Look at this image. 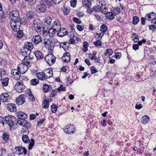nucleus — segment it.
I'll use <instances>...</instances> for the list:
<instances>
[{
	"label": "nucleus",
	"mask_w": 156,
	"mask_h": 156,
	"mask_svg": "<svg viewBox=\"0 0 156 156\" xmlns=\"http://www.w3.org/2000/svg\"><path fill=\"white\" fill-rule=\"evenodd\" d=\"M18 22H17V20H11L10 23V25L13 30L15 31H17L19 29V27L20 25V20H19Z\"/></svg>",
	"instance_id": "obj_1"
},
{
	"label": "nucleus",
	"mask_w": 156,
	"mask_h": 156,
	"mask_svg": "<svg viewBox=\"0 0 156 156\" xmlns=\"http://www.w3.org/2000/svg\"><path fill=\"white\" fill-rule=\"evenodd\" d=\"M42 24L41 22L39 19H37L34 20V26L35 29L37 33L39 32L41 30Z\"/></svg>",
	"instance_id": "obj_2"
},
{
	"label": "nucleus",
	"mask_w": 156,
	"mask_h": 156,
	"mask_svg": "<svg viewBox=\"0 0 156 156\" xmlns=\"http://www.w3.org/2000/svg\"><path fill=\"white\" fill-rule=\"evenodd\" d=\"M45 60L49 65H51L55 62L56 57L51 54H48L45 57Z\"/></svg>",
	"instance_id": "obj_3"
},
{
	"label": "nucleus",
	"mask_w": 156,
	"mask_h": 156,
	"mask_svg": "<svg viewBox=\"0 0 156 156\" xmlns=\"http://www.w3.org/2000/svg\"><path fill=\"white\" fill-rule=\"evenodd\" d=\"M9 17L11 20H17V22H19V20H20L19 13L17 10H14L10 12Z\"/></svg>",
	"instance_id": "obj_4"
},
{
	"label": "nucleus",
	"mask_w": 156,
	"mask_h": 156,
	"mask_svg": "<svg viewBox=\"0 0 156 156\" xmlns=\"http://www.w3.org/2000/svg\"><path fill=\"white\" fill-rule=\"evenodd\" d=\"M24 87L23 82H18L15 84V89L18 92L21 93L24 90Z\"/></svg>",
	"instance_id": "obj_5"
},
{
	"label": "nucleus",
	"mask_w": 156,
	"mask_h": 156,
	"mask_svg": "<svg viewBox=\"0 0 156 156\" xmlns=\"http://www.w3.org/2000/svg\"><path fill=\"white\" fill-rule=\"evenodd\" d=\"M17 69H19L20 73L23 74L27 72L28 69V66L26 64L21 63L18 65Z\"/></svg>",
	"instance_id": "obj_6"
},
{
	"label": "nucleus",
	"mask_w": 156,
	"mask_h": 156,
	"mask_svg": "<svg viewBox=\"0 0 156 156\" xmlns=\"http://www.w3.org/2000/svg\"><path fill=\"white\" fill-rule=\"evenodd\" d=\"M25 118H22L18 119L17 120V123L20 125L26 127L27 129L30 127V123L28 122L25 119Z\"/></svg>",
	"instance_id": "obj_7"
},
{
	"label": "nucleus",
	"mask_w": 156,
	"mask_h": 156,
	"mask_svg": "<svg viewBox=\"0 0 156 156\" xmlns=\"http://www.w3.org/2000/svg\"><path fill=\"white\" fill-rule=\"evenodd\" d=\"M48 74L44 72H41L37 74V78L41 80H44L47 79L51 77V76H48Z\"/></svg>",
	"instance_id": "obj_8"
},
{
	"label": "nucleus",
	"mask_w": 156,
	"mask_h": 156,
	"mask_svg": "<svg viewBox=\"0 0 156 156\" xmlns=\"http://www.w3.org/2000/svg\"><path fill=\"white\" fill-rule=\"evenodd\" d=\"M47 9V7L44 3L41 2L38 4L36 8L37 11L39 13L44 12Z\"/></svg>",
	"instance_id": "obj_9"
},
{
	"label": "nucleus",
	"mask_w": 156,
	"mask_h": 156,
	"mask_svg": "<svg viewBox=\"0 0 156 156\" xmlns=\"http://www.w3.org/2000/svg\"><path fill=\"white\" fill-rule=\"evenodd\" d=\"M12 74L13 78L16 80L19 79L21 76L20 73L19 69H12Z\"/></svg>",
	"instance_id": "obj_10"
},
{
	"label": "nucleus",
	"mask_w": 156,
	"mask_h": 156,
	"mask_svg": "<svg viewBox=\"0 0 156 156\" xmlns=\"http://www.w3.org/2000/svg\"><path fill=\"white\" fill-rule=\"evenodd\" d=\"M62 2V0H42L41 2L45 3L48 6H51L54 2L55 4H59Z\"/></svg>",
	"instance_id": "obj_11"
},
{
	"label": "nucleus",
	"mask_w": 156,
	"mask_h": 156,
	"mask_svg": "<svg viewBox=\"0 0 156 156\" xmlns=\"http://www.w3.org/2000/svg\"><path fill=\"white\" fill-rule=\"evenodd\" d=\"M0 100L4 102H9L10 101V98L8 94L3 93L0 95Z\"/></svg>",
	"instance_id": "obj_12"
},
{
	"label": "nucleus",
	"mask_w": 156,
	"mask_h": 156,
	"mask_svg": "<svg viewBox=\"0 0 156 156\" xmlns=\"http://www.w3.org/2000/svg\"><path fill=\"white\" fill-rule=\"evenodd\" d=\"M64 130L66 133L70 134L73 133L75 129L73 125H70L66 126Z\"/></svg>",
	"instance_id": "obj_13"
},
{
	"label": "nucleus",
	"mask_w": 156,
	"mask_h": 156,
	"mask_svg": "<svg viewBox=\"0 0 156 156\" xmlns=\"http://www.w3.org/2000/svg\"><path fill=\"white\" fill-rule=\"evenodd\" d=\"M57 35L59 37H63L68 33L67 30L64 28H60L57 31Z\"/></svg>",
	"instance_id": "obj_14"
},
{
	"label": "nucleus",
	"mask_w": 156,
	"mask_h": 156,
	"mask_svg": "<svg viewBox=\"0 0 156 156\" xmlns=\"http://www.w3.org/2000/svg\"><path fill=\"white\" fill-rule=\"evenodd\" d=\"M15 149L17 153L20 154L23 153L26 154L27 153V150L25 148L22 146H18L15 147Z\"/></svg>",
	"instance_id": "obj_15"
},
{
	"label": "nucleus",
	"mask_w": 156,
	"mask_h": 156,
	"mask_svg": "<svg viewBox=\"0 0 156 156\" xmlns=\"http://www.w3.org/2000/svg\"><path fill=\"white\" fill-rule=\"evenodd\" d=\"M25 96L23 95H20L19 97L16 99V104L18 105H22L25 102Z\"/></svg>",
	"instance_id": "obj_16"
},
{
	"label": "nucleus",
	"mask_w": 156,
	"mask_h": 156,
	"mask_svg": "<svg viewBox=\"0 0 156 156\" xmlns=\"http://www.w3.org/2000/svg\"><path fill=\"white\" fill-rule=\"evenodd\" d=\"M22 55L25 57H28L30 54L31 52V50L30 49L23 47V49L21 51Z\"/></svg>",
	"instance_id": "obj_17"
},
{
	"label": "nucleus",
	"mask_w": 156,
	"mask_h": 156,
	"mask_svg": "<svg viewBox=\"0 0 156 156\" xmlns=\"http://www.w3.org/2000/svg\"><path fill=\"white\" fill-rule=\"evenodd\" d=\"M42 41L41 37L39 35H35L33 37L32 41L35 44H37Z\"/></svg>",
	"instance_id": "obj_18"
},
{
	"label": "nucleus",
	"mask_w": 156,
	"mask_h": 156,
	"mask_svg": "<svg viewBox=\"0 0 156 156\" xmlns=\"http://www.w3.org/2000/svg\"><path fill=\"white\" fill-rule=\"evenodd\" d=\"M7 108L9 111L11 112H15L16 111V105L14 104H8Z\"/></svg>",
	"instance_id": "obj_19"
},
{
	"label": "nucleus",
	"mask_w": 156,
	"mask_h": 156,
	"mask_svg": "<svg viewBox=\"0 0 156 156\" xmlns=\"http://www.w3.org/2000/svg\"><path fill=\"white\" fill-rule=\"evenodd\" d=\"M83 5L82 7L85 8L89 9L91 6V3L90 0H84L82 2Z\"/></svg>",
	"instance_id": "obj_20"
},
{
	"label": "nucleus",
	"mask_w": 156,
	"mask_h": 156,
	"mask_svg": "<svg viewBox=\"0 0 156 156\" xmlns=\"http://www.w3.org/2000/svg\"><path fill=\"white\" fill-rule=\"evenodd\" d=\"M34 53L38 59H42L44 57V55L42 53L39 51H34Z\"/></svg>",
	"instance_id": "obj_21"
},
{
	"label": "nucleus",
	"mask_w": 156,
	"mask_h": 156,
	"mask_svg": "<svg viewBox=\"0 0 156 156\" xmlns=\"http://www.w3.org/2000/svg\"><path fill=\"white\" fill-rule=\"evenodd\" d=\"M18 119L26 118L27 117V114L22 112H19L17 114Z\"/></svg>",
	"instance_id": "obj_22"
},
{
	"label": "nucleus",
	"mask_w": 156,
	"mask_h": 156,
	"mask_svg": "<svg viewBox=\"0 0 156 156\" xmlns=\"http://www.w3.org/2000/svg\"><path fill=\"white\" fill-rule=\"evenodd\" d=\"M149 117L147 115H145L142 118L141 122L142 124H145L149 122Z\"/></svg>",
	"instance_id": "obj_23"
},
{
	"label": "nucleus",
	"mask_w": 156,
	"mask_h": 156,
	"mask_svg": "<svg viewBox=\"0 0 156 156\" xmlns=\"http://www.w3.org/2000/svg\"><path fill=\"white\" fill-rule=\"evenodd\" d=\"M2 138L5 142H7L9 140V135L7 133L4 132L2 135Z\"/></svg>",
	"instance_id": "obj_24"
},
{
	"label": "nucleus",
	"mask_w": 156,
	"mask_h": 156,
	"mask_svg": "<svg viewBox=\"0 0 156 156\" xmlns=\"http://www.w3.org/2000/svg\"><path fill=\"white\" fill-rule=\"evenodd\" d=\"M53 28L55 29V30H56L57 31L58 30H59L61 28V26L59 24V22L58 20L55 21L53 24Z\"/></svg>",
	"instance_id": "obj_25"
},
{
	"label": "nucleus",
	"mask_w": 156,
	"mask_h": 156,
	"mask_svg": "<svg viewBox=\"0 0 156 156\" xmlns=\"http://www.w3.org/2000/svg\"><path fill=\"white\" fill-rule=\"evenodd\" d=\"M33 45L32 43L30 42H27L25 43L23 47L26 48L31 50L33 48Z\"/></svg>",
	"instance_id": "obj_26"
},
{
	"label": "nucleus",
	"mask_w": 156,
	"mask_h": 156,
	"mask_svg": "<svg viewBox=\"0 0 156 156\" xmlns=\"http://www.w3.org/2000/svg\"><path fill=\"white\" fill-rule=\"evenodd\" d=\"M105 14L107 16L110 20H112L114 18L115 14L112 12H107Z\"/></svg>",
	"instance_id": "obj_27"
},
{
	"label": "nucleus",
	"mask_w": 156,
	"mask_h": 156,
	"mask_svg": "<svg viewBox=\"0 0 156 156\" xmlns=\"http://www.w3.org/2000/svg\"><path fill=\"white\" fill-rule=\"evenodd\" d=\"M27 16L29 20H31L34 16V13L31 11H27L26 13Z\"/></svg>",
	"instance_id": "obj_28"
},
{
	"label": "nucleus",
	"mask_w": 156,
	"mask_h": 156,
	"mask_svg": "<svg viewBox=\"0 0 156 156\" xmlns=\"http://www.w3.org/2000/svg\"><path fill=\"white\" fill-rule=\"evenodd\" d=\"M99 10L100 11L105 14L107 13L108 12L107 8L106 7L105 5H102L100 6Z\"/></svg>",
	"instance_id": "obj_29"
},
{
	"label": "nucleus",
	"mask_w": 156,
	"mask_h": 156,
	"mask_svg": "<svg viewBox=\"0 0 156 156\" xmlns=\"http://www.w3.org/2000/svg\"><path fill=\"white\" fill-rule=\"evenodd\" d=\"M49 106V101L46 99L44 100L42 103V107L44 108H48Z\"/></svg>",
	"instance_id": "obj_30"
},
{
	"label": "nucleus",
	"mask_w": 156,
	"mask_h": 156,
	"mask_svg": "<svg viewBox=\"0 0 156 156\" xmlns=\"http://www.w3.org/2000/svg\"><path fill=\"white\" fill-rule=\"evenodd\" d=\"M55 31H57L56 30H55V29L53 28H50L48 31V33L50 36H53L55 33Z\"/></svg>",
	"instance_id": "obj_31"
},
{
	"label": "nucleus",
	"mask_w": 156,
	"mask_h": 156,
	"mask_svg": "<svg viewBox=\"0 0 156 156\" xmlns=\"http://www.w3.org/2000/svg\"><path fill=\"white\" fill-rule=\"evenodd\" d=\"M70 55V53L69 52H65L64 54V56L65 58H68V59H64V61L66 62H68L70 61V58L69 56Z\"/></svg>",
	"instance_id": "obj_32"
},
{
	"label": "nucleus",
	"mask_w": 156,
	"mask_h": 156,
	"mask_svg": "<svg viewBox=\"0 0 156 156\" xmlns=\"http://www.w3.org/2000/svg\"><path fill=\"white\" fill-rule=\"evenodd\" d=\"M7 16L6 14L5 13L3 12L0 16V22L2 23L5 20V19Z\"/></svg>",
	"instance_id": "obj_33"
},
{
	"label": "nucleus",
	"mask_w": 156,
	"mask_h": 156,
	"mask_svg": "<svg viewBox=\"0 0 156 156\" xmlns=\"http://www.w3.org/2000/svg\"><path fill=\"white\" fill-rule=\"evenodd\" d=\"M13 117L12 118L10 115H9L8 116H6L4 118V122H5V124L7 123L8 122L12 120V119H13Z\"/></svg>",
	"instance_id": "obj_34"
},
{
	"label": "nucleus",
	"mask_w": 156,
	"mask_h": 156,
	"mask_svg": "<svg viewBox=\"0 0 156 156\" xmlns=\"http://www.w3.org/2000/svg\"><path fill=\"white\" fill-rule=\"evenodd\" d=\"M133 19L132 23L134 25L137 24L140 21L139 19L136 16H134Z\"/></svg>",
	"instance_id": "obj_35"
},
{
	"label": "nucleus",
	"mask_w": 156,
	"mask_h": 156,
	"mask_svg": "<svg viewBox=\"0 0 156 156\" xmlns=\"http://www.w3.org/2000/svg\"><path fill=\"white\" fill-rule=\"evenodd\" d=\"M9 78L7 77H5L2 81V84L3 86H7L8 84Z\"/></svg>",
	"instance_id": "obj_36"
},
{
	"label": "nucleus",
	"mask_w": 156,
	"mask_h": 156,
	"mask_svg": "<svg viewBox=\"0 0 156 156\" xmlns=\"http://www.w3.org/2000/svg\"><path fill=\"white\" fill-rule=\"evenodd\" d=\"M23 141L25 143L29 142V139L27 135H23L22 137Z\"/></svg>",
	"instance_id": "obj_37"
},
{
	"label": "nucleus",
	"mask_w": 156,
	"mask_h": 156,
	"mask_svg": "<svg viewBox=\"0 0 156 156\" xmlns=\"http://www.w3.org/2000/svg\"><path fill=\"white\" fill-rule=\"evenodd\" d=\"M88 46V43L86 42H84L83 48V51L84 52H86L88 50L87 47Z\"/></svg>",
	"instance_id": "obj_38"
},
{
	"label": "nucleus",
	"mask_w": 156,
	"mask_h": 156,
	"mask_svg": "<svg viewBox=\"0 0 156 156\" xmlns=\"http://www.w3.org/2000/svg\"><path fill=\"white\" fill-rule=\"evenodd\" d=\"M49 87L48 85L44 84L43 85V89L44 92H48L49 90Z\"/></svg>",
	"instance_id": "obj_39"
},
{
	"label": "nucleus",
	"mask_w": 156,
	"mask_h": 156,
	"mask_svg": "<svg viewBox=\"0 0 156 156\" xmlns=\"http://www.w3.org/2000/svg\"><path fill=\"white\" fill-rule=\"evenodd\" d=\"M30 83L33 85H36L39 83V80L36 79H34L30 81Z\"/></svg>",
	"instance_id": "obj_40"
},
{
	"label": "nucleus",
	"mask_w": 156,
	"mask_h": 156,
	"mask_svg": "<svg viewBox=\"0 0 156 156\" xmlns=\"http://www.w3.org/2000/svg\"><path fill=\"white\" fill-rule=\"evenodd\" d=\"M113 51L112 49H109L106 50L105 54L106 55L110 56L113 53Z\"/></svg>",
	"instance_id": "obj_41"
},
{
	"label": "nucleus",
	"mask_w": 156,
	"mask_h": 156,
	"mask_svg": "<svg viewBox=\"0 0 156 156\" xmlns=\"http://www.w3.org/2000/svg\"><path fill=\"white\" fill-rule=\"evenodd\" d=\"M18 31L17 35V37L18 38H21L23 36V31L22 30H18Z\"/></svg>",
	"instance_id": "obj_42"
},
{
	"label": "nucleus",
	"mask_w": 156,
	"mask_h": 156,
	"mask_svg": "<svg viewBox=\"0 0 156 156\" xmlns=\"http://www.w3.org/2000/svg\"><path fill=\"white\" fill-rule=\"evenodd\" d=\"M107 30V28L106 25L104 24L101 25L100 28V31L102 33L105 32Z\"/></svg>",
	"instance_id": "obj_43"
},
{
	"label": "nucleus",
	"mask_w": 156,
	"mask_h": 156,
	"mask_svg": "<svg viewBox=\"0 0 156 156\" xmlns=\"http://www.w3.org/2000/svg\"><path fill=\"white\" fill-rule=\"evenodd\" d=\"M51 111L52 112L55 113L57 110V106L53 104L51 106Z\"/></svg>",
	"instance_id": "obj_44"
},
{
	"label": "nucleus",
	"mask_w": 156,
	"mask_h": 156,
	"mask_svg": "<svg viewBox=\"0 0 156 156\" xmlns=\"http://www.w3.org/2000/svg\"><path fill=\"white\" fill-rule=\"evenodd\" d=\"M29 98L30 99V101L33 102L35 100L33 96V94L32 93L30 92L28 94Z\"/></svg>",
	"instance_id": "obj_45"
},
{
	"label": "nucleus",
	"mask_w": 156,
	"mask_h": 156,
	"mask_svg": "<svg viewBox=\"0 0 156 156\" xmlns=\"http://www.w3.org/2000/svg\"><path fill=\"white\" fill-rule=\"evenodd\" d=\"M93 44L96 46H101L102 45V42L99 39L94 42Z\"/></svg>",
	"instance_id": "obj_46"
},
{
	"label": "nucleus",
	"mask_w": 156,
	"mask_h": 156,
	"mask_svg": "<svg viewBox=\"0 0 156 156\" xmlns=\"http://www.w3.org/2000/svg\"><path fill=\"white\" fill-rule=\"evenodd\" d=\"M34 140L31 138V141L29 145L28 148L29 149H31L33 147L34 145Z\"/></svg>",
	"instance_id": "obj_47"
},
{
	"label": "nucleus",
	"mask_w": 156,
	"mask_h": 156,
	"mask_svg": "<svg viewBox=\"0 0 156 156\" xmlns=\"http://www.w3.org/2000/svg\"><path fill=\"white\" fill-rule=\"evenodd\" d=\"M44 43L45 45H47V46H49L51 45V41L48 39L45 40L44 41ZM47 47V46H46Z\"/></svg>",
	"instance_id": "obj_48"
},
{
	"label": "nucleus",
	"mask_w": 156,
	"mask_h": 156,
	"mask_svg": "<svg viewBox=\"0 0 156 156\" xmlns=\"http://www.w3.org/2000/svg\"><path fill=\"white\" fill-rule=\"evenodd\" d=\"M100 6L99 5H97L96 6H94L92 8V11H94L97 12H100Z\"/></svg>",
	"instance_id": "obj_49"
},
{
	"label": "nucleus",
	"mask_w": 156,
	"mask_h": 156,
	"mask_svg": "<svg viewBox=\"0 0 156 156\" xmlns=\"http://www.w3.org/2000/svg\"><path fill=\"white\" fill-rule=\"evenodd\" d=\"M44 73H47L48 76H51V77L53 76V72L52 70H51L50 69H48L46 70Z\"/></svg>",
	"instance_id": "obj_50"
},
{
	"label": "nucleus",
	"mask_w": 156,
	"mask_h": 156,
	"mask_svg": "<svg viewBox=\"0 0 156 156\" xmlns=\"http://www.w3.org/2000/svg\"><path fill=\"white\" fill-rule=\"evenodd\" d=\"M51 20H52L50 17H47L46 18L45 23L49 25L51 24Z\"/></svg>",
	"instance_id": "obj_51"
},
{
	"label": "nucleus",
	"mask_w": 156,
	"mask_h": 156,
	"mask_svg": "<svg viewBox=\"0 0 156 156\" xmlns=\"http://www.w3.org/2000/svg\"><path fill=\"white\" fill-rule=\"evenodd\" d=\"M70 3L71 6L75 7L76 5L77 1L76 0H71Z\"/></svg>",
	"instance_id": "obj_52"
},
{
	"label": "nucleus",
	"mask_w": 156,
	"mask_h": 156,
	"mask_svg": "<svg viewBox=\"0 0 156 156\" xmlns=\"http://www.w3.org/2000/svg\"><path fill=\"white\" fill-rule=\"evenodd\" d=\"M28 2V3L30 5L32 6L36 2V0H24Z\"/></svg>",
	"instance_id": "obj_53"
},
{
	"label": "nucleus",
	"mask_w": 156,
	"mask_h": 156,
	"mask_svg": "<svg viewBox=\"0 0 156 156\" xmlns=\"http://www.w3.org/2000/svg\"><path fill=\"white\" fill-rule=\"evenodd\" d=\"M73 20L75 23H76L78 24H80L81 23L80 20L77 18L73 17Z\"/></svg>",
	"instance_id": "obj_54"
},
{
	"label": "nucleus",
	"mask_w": 156,
	"mask_h": 156,
	"mask_svg": "<svg viewBox=\"0 0 156 156\" xmlns=\"http://www.w3.org/2000/svg\"><path fill=\"white\" fill-rule=\"evenodd\" d=\"M6 153V150L5 149H0V156H2L3 154Z\"/></svg>",
	"instance_id": "obj_55"
},
{
	"label": "nucleus",
	"mask_w": 156,
	"mask_h": 156,
	"mask_svg": "<svg viewBox=\"0 0 156 156\" xmlns=\"http://www.w3.org/2000/svg\"><path fill=\"white\" fill-rule=\"evenodd\" d=\"M96 54L97 53L96 51H94L92 55V56L91 57V60H97V58L96 57Z\"/></svg>",
	"instance_id": "obj_56"
},
{
	"label": "nucleus",
	"mask_w": 156,
	"mask_h": 156,
	"mask_svg": "<svg viewBox=\"0 0 156 156\" xmlns=\"http://www.w3.org/2000/svg\"><path fill=\"white\" fill-rule=\"evenodd\" d=\"M90 70L91 71V73L92 74L96 73L97 72V70L96 69L95 67L94 66H92L91 67Z\"/></svg>",
	"instance_id": "obj_57"
},
{
	"label": "nucleus",
	"mask_w": 156,
	"mask_h": 156,
	"mask_svg": "<svg viewBox=\"0 0 156 156\" xmlns=\"http://www.w3.org/2000/svg\"><path fill=\"white\" fill-rule=\"evenodd\" d=\"M66 90V88L65 87H63V85H61L60 87L57 89V90H58L59 92L61 91H65Z\"/></svg>",
	"instance_id": "obj_58"
},
{
	"label": "nucleus",
	"mask_w": 156,
	"mask_h": 156,
	"mask_svg": "<svg viewBox=\"0 0 156 156\" xmlns=\"http://www.w3.org/2000/svg\"><path fill=\"white\" fill-rule=\"evenodd\" d=\"M7 123L9 125V127L11 128H12V126H13L14 124L13 121H12V120Z\"/></svg>",
	"instance_id": "obj_59"
},
{
	"label": "nucleus",
	"mask_w": 156,
	"mask_h": 156,
	"mask_svg": "<svg viewBox=\"0 0 156 156\" xmlns=\"http://www.w3.org/2000/svg\"><path fill=\"white\" fill-rule=\"evenodd\" d=\"M104 33L102 32L99 33H97L96 34V36L98 38V39L99 40V39H100L104 35Z\"/></svg>",
	"instance_id": "obj_60"
},
{
	"label": "nucleus",
	"mask_w": 156,
	"mask_h": 156,
	"mask_svg": "<svg viewBox=\"0 0 156 156\" xmlns=\"http://www.w3.org/2000/svg\"><path fill=\"white\" fill-rule=\"evenodd\" d=\"M77 30L80 31H82L84 29L83 27L81 25H77L76 26Z\"/></svg>",
	"instance_id": "obj_61"
},
{
	"label": "nucleus",
	"mask_w": 156,
	"mask_h": 156,
	"mask_svg": "<svg viewBox=\"0 0 156 156\" xmlns=\"http://www.w3.org/2000/svg\"><path fill=\"white\" fill-rule=\"evenodd\" d=\"M94 16L96 17L98 21H100L102 20V18L98 15V14H94Z\"/></svg>",
	"instance_id": "obj_62"
},
{
	"label": "nucleus",
	"mask_w": 156,
	"mask_h": 156,
	"mask_svg": "<svg viewBox=\"0 0 156 156\" xmlns=\"http://www.w3.org/2000/svg\"><path fill=\"white\" fill-rule=\"evenodd\" d=\"M142 105L140 104H138V103H137L136 105L135 106L136 108L138 109L141 108H142Z\"/></svg>",
	"instance_id": "obj_63"
},
{
	"label": "nucleus",
	"mask_w": 156,
	"mask_h": 156,
	"mask_svg": "<svg viewBox=\"0 0 156 156\" xmlns=\"http://www.w3.org/2000/svg\"><path fill=\"white\" fill-rule=\"evenodd\" d=\"M45 120V119H42L41 120H40V121H38L37 124L38 126H41L43 123L44 121Z\"/></svg>",
	"instance_id": "obj_64"
}]
</instances>
